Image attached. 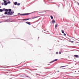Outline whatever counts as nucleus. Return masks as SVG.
Segmentation results:
<instances>
[{
  "label": "nucleus",
  "mask_w": 79,
  "mask_h": 79,
  "mask_svg": "<svg viewBox=\"0 0 79 79\" xmlns=\"http://www.w3.org/2000/svg\"><path fill=\"white\" fill-rule=\"evenodd\" d=\"M14 13V12L13 11H12L11 12L10 11H9L8 12V14L9 15H12Z\"/></svg>",
  "instance_id": "obj_1"
},
{
  "label": "nucleus",
  "mask_w": 79,
  "mask_h": 79,
  "mask_svg": "<svg viewBox=\"0 0 79 79\" xmlns=\"http://www.w3.org/2000/svg\"><path fill=\"white\" fill-rule=\"evenodd\" d=\"M29 13H27V14H20V15L21 16H25L26 15H29Z\"/></svg>",
  "instance_id": "obj_2"
},
{
  "label": "nucleus",
  "mask_w": 79,
  "mask_h": 79,
  "mask_svg": "<svg viewBox=\"0 0 79 79\" xmlns=\"http://www.w3.org/2000/svg\"><path fill=\"white\" fill-rule=\"evenodd\" d=\"M58 60L57 59H56L52 61L51 62H50V63H53V62H54V61H56Z\"/></svg>",
  "instance_id": "obj_3"
},
{
  "label": "nucleus",
  "mask_w": 79,
  "mask_h": 79,
  "mask_svg": "<svg viewBox=\"0 0 79 79\" xmlns=\"http://www.w3.org/2000/svg\"><path fill=\"white\" fill-rule=\"evenodd\" d=\"M29 19H23L22 20V21H27V20H29Z\"/></svg>",
  "instance_id": "obj_4"
},
{
  "label": "nucleus",
  "mask_w": 79,
  "mask_h": 79,
  "mask_svg": "<svg viewBox=\"0 0 79 79\" xmlns=\"http://www.w3.org/2000/svg\"><path fill=\"white\" fill-rule=\"evenodd\" d=\"M26 24H29V25H31V23L29 22H26Z\"/></svg>",
  "instance_id": "obj_5"
},
{
  "label": "nucleus",
  "mask_w": 79,
  "mask_h": 79,
  "mask_svg": "<svg viewBox=\"0 0 79 79\" xmlns=\"http://www.w3.org/2000/svg\"><path fill=\"white\" fill-rule=\"evenodd\" d=\"M39 16L34 17L32 18V19H35V18H39Z\"/></svg>",
  "instance_id": "obj_6"
},
{
  "label": "nucleus",
  "mask_w": 79,
  "mask_h": 79,
  "mask_svg": "<svg viewBox=\"0 0 79 79\" xmlns=\"http://www.w3.org/2000/svg\"><path fill=\"white\" fill-rule=\"evenodd\" d=\"M75 57H76V58H78L79 57V56L77 55H75L74 56Z\"/></svg>",
  "instance_id": "obj_7"
},
{
  "label": "nucleus",
  "mask_w": 79,
  "mask_h": 79,
  "mask_svg": "<svg viewBox=\"0 0 79 79\" xmlns=\"http://www.w3.org/2000/svg\"><path fill=\"white\" fill-rule=\"evenodd\" d=\"M18 4V2H15L14 3V5H16Z\"/></svg>",
  "instance_id": "obj_8"
},
{
  "label": "nucleus",
  "mask_w": 79,
  "mask_h": 79,
  "mask_svg": "<svg viewBox=\"0 0 79 79\" xmlns=\"http://www.w3.org/2000/svg\"><path fill=\"white\" fill-rule=\"evenodd\" d=\"M55 20H53L52 21V23H53V24H54V23H55Z\"/></svg>",
  "instance_id": "obj_9"
},
{
  "label": "nucleus",
  "mask_w": 79,
  "mask_h": 79,
  "mask_svg": "<svg viewBox=\"0 0 79 79\" xmlns=\"http://www.w3.org/2000/svg\"><path fill=\"white\" fill-rule=\"evenodd\" d=\"M58 27V24H56L55 25V28H56V27Z\"/></svg>",
  "instance_id": "obj_10"
},
{
  "label": "nucleus",
  "mask_w": 79,
  "mask_h": 79,
  "mask_svg": "<svg viewBox=\"0 0 79 79\" xmlns=\"http://www.w3.org/2000/svg\"><path fill=\"white\" fill-rule=\"evenodd\" d=\"M7 5H8V3L7 2L4 3V5L5 6Z\"/></svg>",
  "instance_id": "obj_11"
},
{
  "label": "nucleus",
  "mask_w": 79,
  "mask_h": 79,
  "mask_svg": "<svg viewBox=\"0 0 79 79\" xmlns=\"http://www.w3.org/2000/svg\"><path fill=\"white\" fill-rule=\"evenodd\" d=\"M5 15H7V14H8V12H5Z\"/></svg>",
  "instance_id": "obj_12"
},
{
  "label": "nucleus",
  "mask_w": 79,
  "mask_h": 79,
  "mask_svg": "<svg viewBox=\"0 0 79 79\" xmlns=\"http://www.w3.org/2000/svg\"><path fill=\"white\" fill-rule=\"evenodd\" d=\"M2 11H3V10L0 9V12H2Z\"/></svg>",
  "instance_id": "obj_13"
},
{
  "label": "nucleus",
  "mask_w": 79,
  "mask_h": 79,
  "mask_svg": "<svg viewBox=\"0 0 79 79\" xmlns=\"http://www.w3.org/2000/svg\"><path fill=\"white\" fill-rule=\"evenodd\" d=\"M51 19H53V17L52 16H51Z\"/></svg>",
  "instance_id": "obj_14"
},
{
  "label": "nucleus",
  "mask_w": 79,
  "mask_h": 79,
  "mask_svg": "<svg viewBox=\"0 0 79 79\" xmlns=\"http://www.w3.org/2000/svg\"><path fill=\"white\" fill-rule=\"evenodd\" d=\"M64 67H66V66H62L60 67V68H63Z\"/></svg>",
  "instance_id": "obj_15"
},
{
  "label": "nucleus",
  "mask_w": 79,
  "mask_h": 79,
  "mask_svg": "<svg viewBox=\"0 0 79 79\" xmlns=\"http://www.w3.org/2000/svg\"><path fill=\"white\" fill-rule=\"evenodd\" d=\"M9 11L10 12V11H11V9H9Z\"/></svg>",
  "instance_id": "obj_16"
},
{
  "label": "nucleus",
  "mask_w": 79,
  "mask_h": 79,
  "mask_svg": "<svg viewBox=\"0 0 79 79\" xmlns=\"http://www.w3.org/2000/svg\"><path fill=\"white\" fill-rule=\"evenodd\" d=\"M61 31L62 32V33H63V34H64V30H62Z\"/></svg>",
  "instance_id": "obj_17"
},
{
  "label": "nucleus",
  "mask_w": 79,
  "mask_h": 79,
  "mask_svg": "<svg viewBox=\"0 0 79 79\" xmlns=\"http://www.w3.org/2000/svg\"><path fill=\"white\" fill-rule=\"evenodd\" d=\"M5 10L6 11H8V10L7 9H6Z\"/></svg>",
  "instance_id": "obj_18"
},
{
  "label": "nucleus",
  "mask_w": 79,
  "mask_h": 79,
  "mask_svg": "<svg viewBox=\"0 0 79 79\" xmlns=\"http://www.w3.org/2000/svg\"><path fill=\"white\" fill-rule=\"evenodd\" d=\"M69 42H71V43H73V42H74V41H71V40H70Z\"/></svg>",
  "instance_id": "obj_19"
},
{
  "label": "nucleus",
  "mask_w": 79,
  "mask_h": 79,
  "mask_svg": "<svg viewBox=\"0 0 79 79\" xmlns=\"http://www.w3.org/2000/svg\"><path fill=\"white\" fill-rule=\"evenodd\" d=\"M4 3H5L6 2V1H4Z\"/></svg>",
  "instance_id": "obj_20"
},
{
  "label": "nucleus",
  "mask_w": 79,
  "mask_h": 79,
  "mask_svg": "<svg viewBox=\"0 0 79 79\" xmlns=\"http://www.w3.org/2000/svg\"><path fill=\"white\" fill-rule=\"evenodd\" d=\"M17 5H18V6H19V5H20V4L19 3H18L17 4Z\"/></svg>",
  "instance_id": "obj_21"
},
{
  "label": "nucleus",
  "mask_w": 79,
  "mask_h": 79,
  "mask_svg": "<svg viewBox=\"0 0 79 79\" xmlns=\"http://www.w3.org/2000/svg\"><path fill=\"white\" fill-rule=\"evenodd\" d=\"M64 36H66V34L65 33H64Z\"/></svg>",
  "instance_id": "obj_22"
},
{
  "label": "nucleus",
  "mask_w": 79,
  "mask_h": 79,
  "mask_svg": "<svg viewBox=\"0 0 79 79\" xmlns=\"http://www.w3.org/2000/svg\"><path fill=\"white\" fill-rule=\"evenodd\" d=\"M56 54L57 55H58V52H56Z\"/></svg>",
  "instance_id": "obj_23"
},
{
  "label": "nucleus",
  "mask_w": 79,
  "mask_h": 79,
  "mask_svg": "<svg viewBox=\"0 0 79 79\" xmlns=\"http://www.w3.org/2000/svg\"><path fill=\"white\" fill-rule=\"evenodd\" d=\"M2 5H4V3H3V2H2Z\"/></svg>",
  "instance_id": "obj_24"
},
{
  "label": "nucleus",
  "mask_w": 79,
  "mask_h": 79,
  "mask_svg": "<svg viewBox=\"0 0 79 79\" xmlns=\"http://www.w3.org/2000/svg\"><path fill=\"white\" fill-rule=\"evenodd\" d=\"M8 3H11V2H10V1H9V2H8Z\"/></svg>",
  "instance_id": "obj_25"
},
{
  "label": "nucleus",
  "mask_w": 79,
  "mask_h": 79,
  "mask_svg": "<svg viewBox=\"0 0 79 79\" xmlns=\"http://www.w3.org/2000/svg\"><path fill=\"white\" fill-rule=\"evenodd\" d=\"M59 54H61V52H59Z\"/></svg>",
  "instance_id": "obj_26"
},
{
  "label": "nucleus",
  "mask_w": 79,
  "mask_h": 79,
  "mask_svg": "<svg viewBox=\"0 0 79 79\" xmlns=\"http://www.w3.org/2000/svg\"><path fill=\"white\" fill-rule=\"evenodd\" d=\"M37 12V11H34V12H33V13H34V12Z\"/></svg>",
  "instance_id": "obj_27"
},
{
  "label": "nucleus",
  "mask_w": 79,
  "mask_h": 79,
  "mask_svg": "<svg viewBox=\"0 0 79 79\" xmlns=\"http://www.w3.org/2000/svg\"><path fill=\"white\" fill-rule=\"evenodd\" d=\"M78 5L79 6V3H78Z\"/></svg>",
  "instance_id": "obj_28"
},
{
  "label": "nucleus",
  "mask_w": 79,
  "mask_h": 79,
  "mask_svg": "<svg viewBox=\"0 0 79 79\" xmlns=\"http://www.w3.org/2000/svg\"><path fill=\"white\" fill-rule=\"evenodd\" d=\"M3 1H5V0H3Z\"/></svg>",
  "instance_id": "obj_29"
},
{
  "label": "nucleus",
  "mask_w": 79,
  "mask_h": 79,
  "mask_svg": "<svg viewBox=\"0 0 79 79\" xmlns=\"http://www.w3.org/2000/svg\"><path fill=\"white\" fill-rule=\"evenodd\" d=\"M7 1H9V0H7Z\"/></svg>",
  "instance_id": "obj_30"
},
{
  "label": "nucleus",
  "mask_w": 79,
  "mask_h": 79,
  "mask_svg": "<svg viewBox=\"0 0 79 79\" xmlns=\"http://www.w3.org/2000/svg\"><path fill=\"white\" fill-rule=\"evenodd\" d=\"M58 72H59V71H57Z\"/></svg>",
  "instance_id": "obj_31"
}]
</instances>
